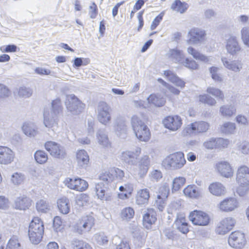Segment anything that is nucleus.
Listing matches in <instances>:
<instances>
[{
    "label": "nucleus",
    "instance_id": "obj_49",
    "mask_svg": "<svg viewBox=\"0 0 249 249\" xmlns=\"http://www.w3.org/2000/svg\"><path fill=\"white\" fill-rule=\"evenodd\" d=\"M186 179L183 177L176 178L172 182V190L177 191L180 189L185 183Z\"/></svg>",
    "mask_w": 249,
    "mask_h": 249
},
{
    "label": "nucleus",
    "instance_id": "obj_36",
    "mask_svg": "<svg viewBox=\"0 0 249 249\" xmlns=\"http://www.w3.org/2000/svg\"><path fill=\"white\" fill-rule=\"evenodd\" d=\"M187 53L193 56L196 60H199L205 63H208L210 61V58L199 52L196 50L192 47H189L187 50Z\"/></svg>",
    "mask_w": 249,
    "mask_h": 249
},
{
    "label": "nucleus",
    "instance_id": "obj_4",
    "mask_svg": "<svg viewBox=\"0 0 249 249\" xmlns=\"http://www.w3.org/2000/svg\"><path fill=\"white\" fill-rule=\"evenodd\" d=\"M186 163L184 154L178 152L167 157L163 161V164L166 168L172 170L181 168Z\"/></svg>",
    "mask_w": 249,
    "mask_h": 249
},
{
    "label": "nucleus",
    "instance_id": "obj_45",
    "mask_svg": "<svg viewBox=\"0 0 249 249\" xmlns=\"http://www.w3.org/2000/svg\"><path fill=\"white\" fill-rule=\"evenodd\" d=\"M134 211L131 207H126L122 210L121 213V218L124 220L128 221L133 217Z\"/></svg>",
    "mask_w": 249,
    "mask_h": 249
},
{
    "label": "nucleus",
    "instance_id": "obj_22",
    "mask_svg": "<svg viewBox=\"0 0 249 249\" xmlns=\"http://www.w3.org/2000/svg\"><path fill=\"white\" fill-rule=\"evenodd\" d=\"M226 48L228 53L234 55L241 50L237 38L234 36H231L226 40Z\"/></svg>",
    "mask_w": 249,
    "mask_h": 249
},
{
    "label": "nucleus",
    "instance_id": "obj_16",
    "mask_svg": "<svg viewBox=\"0 0 249 249\" xmlns=\"http://www.w3.org/2000/svg\"><path fill=\"white\" fill-rule=\"evenodd\" d=\"M214 168L216 172L223 177L230 178L233 175L232 167L227 161H220L217 162Z\"/></svg>",
    "mask_w": 249,
    "mask_h": 249
},
{
    "label": "nucleus",
    "instance_id": "obj_18",
    "mask_svg": "<svg viewBox=\"0 0 249 249\" xmlns=\"http://www.w3.org/2000/svg\"><path fill=\"white\" fill-rule=\"evenodd\" d=\"M164 126L173 131L178 130L182 125V120L178 115L169 116L163 120Z\"/></svg>",
    "mask_w": 249,
    "mask_h": 249
},
{
    "label": "nucleus",
    "instance_id": "obj_52",
    "mask_svg": "<svg viewBox=\"0 0 249 249\" xmlns=\"http://www.w3.org/2000/svg\"><path fill=\"white\" fill-rule=\"evenodd\" d=\"M184 67L191 70H195L198 69V64L194 60L188 58L183 60L181 63Z\"/></svg>",
    "mask_w": 249,
    "mask_h": 249
},
{
    "label": "nucleus",
    "instance_id": "obj_35",
    "mask_svg": "<svg viewBox=\"0 0 249 249\" xmlns=\"http://www.w3.org/2000/svg\"><path fill=\"white\" fill-rule=\"evenodd\" d=\"M57 207L60 213L66 214L70 210V201L65 197L58 199L57 202Z\"/></svg>",
    "mask_w": 249,
    "mask_h": 249
},
{
    "label": "nucleus",
    "instance_id": "obj_54",
    "mask_svg": "<svg viewBox=\"0 0 249 249\" xmlns=\"http://www.w3.org/2000/svg\"><path fill=\"white\" fill-rule=\"evenodd\" d=\"M199 101L207 104L210 106H214L216 104V100L207 94L200 95L199 97Z\"/></svg>",
    "mask_w": 249,
    "mask_h": 249
},
{
    "label": "nucleus",
    "instance_id": "obj_59",
    "mask_svg": "<svg viewBox=\"0 0 249 249\" xmlns=\"http://www.w3.org/2000/svg\"><path fill=\"white\" fill-rule=\"evenodd\" d=\"M94 239L99 245H104L108 242L107 237L104 233H98L94 235Z\"/></svg>",
    "mask_w": 249,
    "mask_h": 249
},
{
    "label": "nucleus",
    "instance_id": "obj_37",
    "mask_svg": "<svg viewBox=\"0 0 249 249\" xmlns=\"http://www.w3.org/2000/svg\"><path fill=\"white\" fill-rule=\"evenodd\" d=\"M236 108L232 105H223L220 107L219 111L221 114L227 117H230L236 113Z\"/></svg>",
    "mask_w": 249,
    "mask_h": 249
},
{
    "label": "nucleus",
    "instance_id": "obj_57",
    "mask_svg": "<svg viewBox=\"0 0 249 249\" xmlns=\"http://www.w3.org/2000/svg\"><path fill=\"white\" fill-rule=\"evenodd\" d=\"M89 201V196L85 194H81L76 200V204L80 207H83L88 203Z\"/></svg>",
    "mask_w": 249,
    "mask_h": 249
},
{
    "label": "nucleus",
    "instance_id": "obj_31",
    "mask_svg": "<svg viewBox=\"0 0 249 249\" xmlns=\"http://www.w3.org/2000/svg\"><path fill=\"white\" fill-rule=\"evenodd\" d=\"M164 74L168 80L175 84L177 86L182 89L185 86L184 82L180 79L177 75L171 71H165Z\"/></svg>",
    "mask_w": 249,
    "mask_h": 249
},
{
    "label": "nucleus",
    "instance_id": "obj_63",
    "mask_svg": "<svg viewBox=\"0 0 249 249\" xmlns=\"http://www.w3.org/2000/svg\"><path fill=\"white\" fill-rule=\"evenodd\" d=\"M97 6L94 2H93L89 7V15L91 18L93 19L97 17Z\"/></svg>",
    "mask_w": 249,
    "mask_h": 249
},
{
    "label": "nucleus",
    "instance_id": "obj_32",
    "mask_svg": "<svg viewBox=\"0 0 249 249\" xmlns=\"http://www.w3.org/2000/svg\"><path fill=\"white\" fill-rule=\"evenodd\" d=\"M150 197L149 191L147 189L140 190L136 196V203L138 205L147 203Z\"/></svg>",
    "mask_w": 249,
    "mask_h": 249
},
{
    "label": "nucleus",
    "instance_id": "obj_13",
    "mask_svg": "<svg viewBox=\"0 0 249 249\" xmlns=\"http://www.w3.org/2000/svg\"><path fill=\"white\" fill-rule=\"evenodd\" d=\"M94 218L91 215L83 216L77 223L75 229L79 234L89 231L94 225Z\"/></svg>",
    "mask_w": 249,
    "mask_h": 249
},
{
    "label": "nucleus",
    "instance_id": "obj_3",
    "mask_svg": "<svg viewBox=\"0 0 249 249\" xmlns=\"http://www.w3.org/2000/svg\"><path fill=\"white\" fill-rule=\"evenodd\" d=\"M43 222L38 217H34L30 223L28 235L30 241L34 244H38L42 240L44 233Z\"/></svg>",
    "mask_w": 249,
    "mask_h": 249
},
{
    "label": "nucleus",
    "instance_id": "obj_1",
    "mask_svg": "<svg viewBox=\"0 0 249 249\" xmlns=\"http://www.w3.org/2000/svg\"><path fill=\"white\" fill-rule=\"evenodd\" d=\"M52 109L50 111L45 110L44 112L43 123L48 128H52L57 123V118L62 112V106L60 99L53 100L52 103Z\"/></svg>",
    "mask_w": 249,
    "mask_h": 249
},
{
    "label": "nucleus",
    "instance_id": "obj_2",
    "mask_svg": "<svg viewBox=\"0 0 249 249\" xmlns=\"http://www.w3.org/2000/svg\"><path fill=\"white\" fill-rule=\"evenodd\" d=\"M131 124L136 137L141 142H148L150 138V132L148 127L137 115L131 118Z\"/></svg>",
    "mask_w": 249,
    "mask_h": 249
},
{
    "label": "nucleus",
    "instance_id": "obj_30",
    "mask_svg": "<svg viewBox=\"0 0 249 249\" xmlns=\"http://www.w3.org/2000/svg\"><path fill=\"white\" fill-rule=\"evenodd\" d=\"M157 220L156 213L152 210L148 211L143 216V224L146 228L149 229Z\"/></svg>",
    "mask_w": 249,
    "mask_h": 249
},
{
    "label": "nucleus",
    "instance_id": "obj_10",
    "mask_svg": "<svg viewBox=\"0 0 249 249\" xmlns=\"http://www.w3.org/2000/svg\"><path fill=\"white\" fill-rule=\"evenodd\" d=\"M230 246L235 249H243L247 243L244 233L239 231L231 232L228 239Z\"/></svg>",
    "mask_w": 249,
    "mask_h": 249
},
{
    "label": "nucleus",
    "instance_id": "obj_48",
    "mask_svg": "<svg viewBox=\"0 0 249 249\" xmlns=\"http://www.w3.org/2000/svg\"><path fill=\"white\" fill-rule=\"evenodd\" d=\"M239 186L237 189V193L241 196H244L249 191V182L238 183Z\"/></svg>",
    "mask_w": 249,
    "mask_h": 249
},
{
    "label": "nucleus",
    "instance_id": "obj_42",
    "mask_svg": "<svg viewBox=\"0 0 249 249\" xmlns=\"http://www.w3.org/2000/svg\"><path fill=\"white\" fill-rule=\"evenodd\" d=\"M98 142L104 147H108L110 144L107 135L102 130H99L97 134Z\"/></svg>",
    "mask_w": 249,
    "mask_h": 249
},
{
    "label": "nucleus",
    "instance_id": "obj_38",
    "mask_svg": "<svg viewBox=\"0 0 249 249\" xmlns=\"http://www.w3.org/2000/svg\"><path fill=\"white\" fill-rule=\"evenodd\" d=\"M188 5L185 2H181L180 0H176L171 5V8L177 12L182 14L188 8Z\"/></svg>",
    "mask_w": 249,
    "mask_h": 249
},
{
    "label": "nucleus",
    "instance_id": "obj_17",
    "mask_svg": "<svg viewBox=\"0 0 249 249\" xmlns=\"http://www.w3.org/2000/svg\"><path fill=\"white\" fill-rule=\"evenodd\" d=\"M114 128L116 134L122 139L126 137L128 127L126 119L122 117H118L115 121Z\"/></svg>",
    "mask_w": 249,
    "mask_h": 249
},
{
    "label": "nucleus",
    "instance_id": "obj_5",
    "mask_svg": "<svg viewBox=\"0 0 249 249\" xmlns=\"http://www.w3.org/2000/svg\"><path fill=\"white\" fill-rule=\"evenodd\" d=\"M65 105L68 111L72 115L79 114L85 107V105L74 94L67 96Z\"/></svg>",
    "mask_w": 249,
    "mask_h": 249
},
{
    "label": "nucleus",
    "instance_id": "obj_7",
    "mask_svg": "<svg viewBox=\"0 0 249 249\" xmlns=\"http://www.w3.org/2000/svg\"><path fill=\"white\" fill-rule=\"evenodd\" d=\"M46 150L53 158L63 159L66 156V152L64 146L53 141H48L44 144Z\"/></svg>",
    "mask_w": 249,
    "mask_h": 249
},
{
    "label": "nucleus",
    "instance_id": "obj_39",
    "mask_svg": "<svg viewBox=\"0 0 249 249\" xmlns=\"http://www.w3.org/2000/svg\"><path fill=\"white\" fill-rule=\"evenodd\" d=\"M36 209L38 212L46 213L50 210L49 202L45 199H41L36 202Z\"/></svg>",
    "mask_w": 249,
    "mask_h": 249
},
{
    "label": "nucleus",
    "instance_id": "obj_53",
    "mask_svg": "<svg viewBox=\"0 0 249 249\" xmlns=\"http://www.w3.org/2000/svg\"><path fill=\"white\" fill-rule=\"evenodd\" d=\"M25 179L23 174L21 173H15L12 175L11 181L15 185H19L22 183Z\"/></svg>",
    "mask_w": 249,
    "mask_h": 249
},
{
    "label": "nucleus",
    "instance_id": "obj_26",
    "mask_svg": "<svg viewBox=\"0 0 249 249\" xmlns=\"http://www.w3.org/2000/svg\"><path fill=\"white\" fill-rule=\"evenodd\" d=\"M76 160L78 166L86 168L89 163V158L85 150H80L76 153Z\"/></svg>",
    "mask_w": 249,
    "mask_h": 249
},
{
    "label": "nucleus",
    "instance_id": "obj_60",
    "mask_svg": "<svg viewBox=\"0 0 249 249\" xmlns=\"http://www.w3.org/2000/svg\"><path fill=\"white\" fill-rule=\"evenodd\" d=\"M216 139L211 138L209 140L205 141L203 144V146L209 150H212L216 148Z\"/></svg>",
    "mask_w": 249,
    "mask_h": 249
},
{
    "label": "nucleus",
    "instance_id": "obj_51",
    "mask_svg": "<svg viewBox=\"0 0 249 249\" xmlns=\"http://www.w3.org/2000/svg\"><path fill=\"white\" fill-rule=\"evenodd\" d=\"M241 35L243 43L249 47V26H245L241 29Z\"/></svg>",
    "mask_w": 249,
    "mask_h": 249
},
{
    "label": "nucleus",
    "instance_id": "obj_33",
    "mask_svg": "<svg viewBox=\"0 0 249 249\" xmlns=\"http://www.w3.org/2000/svg\"><path fill=\"white\" fill-rule=\"evenodd\" d=\"M209 191L214 196H220L226 193L225 187L219 182L211 183L209 187Z\"/></svg>",
    "mask_w": 249,
    "mask_h": 249
},
{
    "label": "nucleus",
    "instance_id": "obj_12",
    "mask_svg": "<svg viewBox=\"0 0 249 249\" xmlns=\"http://www.w3.org/2000/svg\"><path fill=\"white\" fill-rule=\"evenodd\" d=\"M64 183L69 188L80 192L84 191L88 187V182L79 178H68L65 179Z\"/></svg>",
    "mask_w": 249,
    "mask_h": 249
},
{
    "label": "nucleus",
    "instance_id": "obj_21",
    "mask_svg": "<svg viewBox=\"0 0 249 249\" xmlns=\"http://www.w3.org/2000/svg\"><path fill=\"white\" fill-rule=\"evenodd\" d=\"M108 185L103 182H99L95 185V189L96 195L101 200L108 201L111 200V195L108 191Z\"/></svg>",
    "mask_w": 249,
    "mask_h": 249
},
{
    "label": "nucleus",
    "instance_id": "obj_14",
    "mask_svg": "<svg viewBox=\"0 0 249 249\" xmlns=\"http://www.w3.org/2000/svg\"><path fill=\"white\" fill-rule=\"evenodd\" d=\"M210 127L209 124L206 122H196L187 125L184 132L188 135L206 132Z\"/></svg>",
    "mask_w": 249,
    "mask_h": 249
},
{
    "label": "nucleus",
    "instance_id": "obj_28",
    "mask_svg": "<svg viewBox=\"0 0 249 249\" xmlns=\"http://www.w3.org/2000/svg\"><path fill=\"white\" fill-rule=\"evenodd\" d=\"M166 57L171 61L181 64L184 60L182 53L177 49H171L166 53Z\"/></svg>",
    "mask_w": 249,
    "mask_h": 249
},
{
    "label": "nucleus",
    "instance_id": "obj_27",
    "mask_svg": "<svg viewBox=\"0 0 249 249\" xmlns=\"http://www.w3.org/2000/svg\"><path fill=\"white\" fill-rule=\"evenodd\" d=\"M30 205V199L24 196L16 198L14 201L15 208L20 210L28 209Z\"/></svg>",
    "mask_w": 249,
    "mask_h": 249
},
{
    "label": "nucleus",
    "instance_id": "obj_8",
    "mask_svg": "<svg viewBox=\"0 0 249 249\" xmlns=\"http://www.w3.org/2000/svg\"><path fill=\"white\" fill-rule=\"evenodd\" d=\"M206 31L198 28H193L189 30L188 33V40L190 44L196 45L203 43L206 40Z\"/></svg>",
    "mask_w": 249,
    "mask_h": 249
},
{
    "label": "nucleus",
    "instance_id": "obj_24",
    "mask_svg": "<svg viewBox=\"0 0 249 249\" xmlns=\"http://www.w3.org/2000/svg\"><path fill=\"white\" fill-rule=\"evenodd\" d=\"M238 203L236 199L233 197L226 198L219 204L220 210L224 212H231L238 207Z\"/></svg>",
    "mask_w": 249,
    "mask_h": 249
},
{
    "label": "nucleus",
    "instance_id": "obj_56",
    "mask_svg": "<svg viewBox=\"0 0 249 249\" xmlns=\"http://www.w3.org/2000/svg\"><path fill=\"white\" fill-rule=\"evenodd\" d=\"M32 89L24 87H20L18 90V94L21 97H29L32 95Z\"/></svg>",
    "mask_w": 249,
    "mask_h": 249
},
{
    "label": "nucleus",
    "instance_id": "obj_47",
    "mask_svg": "<svg viewBox=\"0 0 249 249\" xmlns=\"http://www.w3.org/2000/svg\"><path fill=\"white\" fill-rule=\"evenodd\" d=\"M237 150L240 154L249 155V142L244 141L237 143Z\"/></svg>",
    "mask_w": 249,
    "mask_h": 249
},
{
    "label": "nucleus",
    "instance_id": "obj_64",
    "mask_svg": "<svg viewBox=\"0 0 249 249\" xmlns=\"http://www.w3.org/2000/svg\"><path fill=\"white\" fill-rule=\"evenodd\" d=\"M18 47L15 45H8L0 47V50L5 53H15L17 51Z\"/></svg>",
    "mask_w": 249,
    "mask_h": 249
},
{
    "label": "nucleus",
    "instance_id": "obj_9",
    "mask_svg": "<svg viewBox=\"0 0 249 249\" xmlns=\"http://www.w3.org/2000/svg\"><path fill=\"white\" fill-rule=\"evenodd\" d=\"M189 219L195 225L205 226H207L210 221L209 215L206 213L195 210L189 215Z\"/></svg>",
    "mask_w": 249,
    "mask_h": 249
},
{
    "label": "nucleus",
    "instance_id": "obj_29",
    "mask_svg": "<svg viewBox=\"0 0 249 249\" xmlns=\"http://www.w3.org/2000/svg\"><path fill=\"white\" fill-rule=\"evenodd\" d=\"M183 193L185 196L191 198H198L201 195L200 190L195 185H188L183 190Z\"/></svg>",
    "mask_w": 249,
    "mask_h": 249
},
{
    "label": "nucleus",
    "instance_id": "obj_58",
    "mask_svg": "<svg viewBox=\"0 0 249 249\" xmlns=\"http://www.w3.org/2000/svg\"><path fill=\"white\" fill-rule=\"evenodd\" d=\"M10 94V91L7 86L0 83V101L7 98Z\"/></svg>",
    "mask_w": 249,
    "mask_h": 249
},
{
    "label": "nucleus",
    "instance_id": "obj_41",
    "mask_svg": "<svg viewBox=\"0 0 249 249\" xmlns=\"http://www.w3.org/2000/svg\"><path fill=\"white\" fill-rule=\"evenodd\" d=\"M148 103L152 104L157 107L163 106L165 102L164 98L160 97L155 94H151L148 98Z\"/></svg>",
    "mask_w": 249,
    "mask_h": 249
},
{
    "label": "nucleus",
    "instance_id": "obj_19",
    "mask_svg": "<svg viewBox=\"0 0 249 249\" xmlns=\"http://www.w3.org/2000/svg\"><path fill=\"white\" fill-rule=\"evenodd\" d=\"M150 158L148 155H143L141 157L137 163V167L136 168L138 176L141 178H143L146 175L149 165Z\"/></svg>",
    "mask_w": 249,
    "mask_h": 249
},
{
    "label": "nucleus",
    "instance_id": "obj_23",
    "mask_svg": "<svg viewBox=\"0 0 249 249\" xmlns=\"http://www.w3.org/2000/svg\"><path fill=\"white\" fill-rule=\"evenodd\" d=\"M221 61L226 69L235 72H239L242 69L243 64L240 60H229L226 57H223Z\"/></svg>",
    "mask_w": 249,
    "mask_h": 249
},
{
    "label": "nucleus",
    "instance_id": "obj_40",
    "mask_svg": "<svg viewBox=\"0 0 249 249\" xmlns=\"http://www.w3.org/2000/svg\"><path fill=\"white\" fill-rule=\"evenodd\" d=\"M71 247L72 249H92L89 244L83 240L77 239L71 241Z\"/></svg>",
    "mask_w": 249,
    "mask_h": 249
},
{
    "label": "nucleus",
    "instance_id": "obj_61",
    "mask_svg": "<svg viewBox=\"0 0 249 249\" xmlns=\"http://www.w3.org/2000/svg\"><path fill=\"white\" fill-rule=\"evenodd\" d=\"M218 70V68L215 67H212L210 69L212 78L215 81L220 82L222 79L221 76L217 73Z\"/></svg>",
    "mask_w": 249,
    "mask_h": 249
},
{
    "label": "nucleus",
    "instance_id": "obj_55",
    "mask_svg": "<svg viewBox=\"0 0 249 249\" xmlns=\"http://www.w3.org/2000/svg\"><path fill=\"white\" fill-rule=\"evenodd\" d=\"M207 91L208 93L212 94L213 96L222 100H223L224 98V94L222 91L218 89L213 87H208Z\"/></svg>",
    "mask_w": 249,
    "mask_h": 249
},
{
    "label": "nucleus",
    "instance_id": "obj_43",
    "mask_svg": "<svg viewBox=\"0 0 249 249\" xmlns=\"http://www.w3.org/2000/svg\"><path fill=\"white\" fill-rule=\"evenodd\" d=\"M34 157L36 162L40 164L45 163L48 159L47 154L42 150L36 151L35 153Z\"/></svg>",
    "mask_w": 249,
    "mask_h": 249
},
{
    "label": "nucleus",
    "instance_id": "obj_50",
    "mask_svg": "<svg viewBox=\"0 0 249 249\" xmlns=\"http://www.w3.org/2000/svg\"><path fill=\"white\" fill-rule=\"evenodd\" d=\"M5 249H22L18 238L16 236L11 238Z\"/></svg>",
    "mask_w": 249,
    "mask_h": 249
},
{
    "label": "nucleus",
    "instance_id": "obj_25",
    "mask_svg": "<svg viewBox=\"0 0 249 249\" xmlns=\"http://www.w3.org/2000/svg\"><path fill=\"white\" fill-rule=\"evenodd\" d=\"M236 179L237 183L249 182V168L247 165H242L238 167Z\"/></svg>",
    "mask_w": 249,
    "mask_h": 249
},
{
    "label": "nucleus",
    "instance_id": "obj_20",
    "mask_svg": "<svg viewBox=\"0 0 249 249\" xmlns=\"http://www.w3.org/2000/svg\"><path fill=\"white\" fill-rule=\"evenodd\" d=\"M15 155L13 151L6 146H0V163L4 165L13 161Z\"/></svg>",
    "mask_w": 249,
    "mask_h": 249
},
{
    "label": "nucleus",
    "instance_id": "obj_46",
    "mask_svg": "<svg viewBox=\"0 0 249 249\" xmlns=\"http://www.w3.org/2000/svg\"><path fill=\"white\" fill-rule=\"evenodd\" d=\"M100 180L105 182V184H108L112 182L114 179V176L111 172V169L108 171H105L103 172L99 177Z\"/></svg>",
    "mask_w": 249,
    "mask_h": 249
},
{
    "label": "nucleus",
    "instance_id": "obj_62",
    "mask_svg": "<svg viewBox=\"0 0 249 249\" xmlns=\"http://www.w3.org/2000/svg\"><path fill=\"white\" fill-rule=\"evenodd\" d=\"M160 196L162 197V199H166L169 193V188L166 184H163L161 186L159 190Z\"/></svg>",
    "mask_w": 249,
    "mask_h": 249
},
{
    "label": "nucleus",
    "instance_id": "obj_34",
    "mask_svg": "<svg viewBox=\"0 0 249 249\" xmlns=\"http://www.w3.org/2000/svg\"><path fill=\"white\" fill-rule=\"evenodd\" d=\"M22 128L25 135L29 137H34L38 134L37 128L34 124L25 123Z\"/></svg>",
    "mask_w": 249,
    "mask_h": 249
},
{
    "label": "nucleus",
    "instance_id": "obj_44",
    "mask_svg": "<svg viewBox=\"0 0 249 249\" xmlns=\"http://www.w3.org/2000/svg\"><path fill=\"white\" fill-rule=\"evenodd\" d=\"M222 132L227 134H233L236 129L235 124L231 122H227L221 127Z\"/></svg>",
    "mask_w": 249,
    "mask_h": 249
},
{
    "label": "nucleus",
    "instance_id": "obj_15",
    "mask_svg": "<svg viewBox=\"0 0 249 249\" xmlns=\"http://www.w3.org/2000/svg\"><path fill=\"white\" fill-rule=\"evenodd\" d=\"M235 221L231 217H227L219 222L215 229L217 234L224 235L232 229L235 225Z\"/></svg>",
    "mask_w": 249,
    "mask_h": 249
},
{
    "label": "nucleus",
    "instance_id": "obj_6",
    "mask_svg": "<svg viewBox=\"0 0 249 249\" xmlns=\"http://www.w3.org/2000/svg\"><path fill=\"white\" fill-rule=\"evenodd\" d=\"M98 121L103 124L107 125L111 121V107L105 102H100L97 107Z\"/></svg>",
    "mask_w": 249,
    "mask_h": 249
},
{
    "label": "nucleus",
    "instance_id": "obj_11",
    "mask_svg": "<svg viewBox=\"0 0 249 249\" xmlns=\"http://www.w3.org/2000/svg\"><path fill=\"white\" fill-rule=\"evenodd\" d=\"M141 153V148L137 147L132 150H126L121 153V159L130 165H137Z\"/></svg>",
    "mask_w": 249,
    "mask_h": 249
}]
</instances>
